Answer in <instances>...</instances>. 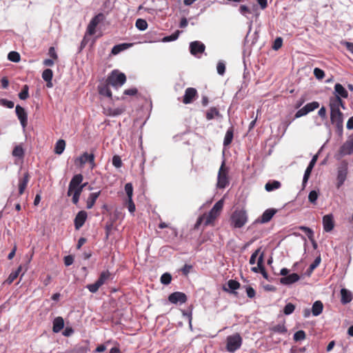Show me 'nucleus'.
Wrapping results in <instances>:
<instances>
[{
    "mask_svg": "<svg viewBox=\"0 0 353 353\" xmlns=\"http://www.w3.org/2000/svg\"><path fill=\"white\" fill-rule=\"evenodd\" d=\"M112 165L117 168H119L122 166V161L121 157L119 155H114L112 158Z\"/></svg>",
    "mask_w": 353,
    "mask_h": 353,
    "instance_id": "54",
    "label": "nucleus"
},
{
    "mask_svg": "<svg viewBox=\"0 0 353 353\" xmlns=\"http://www.w3.org/2000/svg\"><path fill=\"white\" fill-rule=\"evenodd\" d=\"M329 106L330 108V112L340 110L341 107L343 109L345 108V102L339 96H333L330 98Z\"/></svg>",
    "mask_w": 353,
    "mask_h": 353,
    "instance_id": "14",
    "label": "nucleus"
},
{
    "mask_svg": "<svg viewBox=\"0 0 353 353\" xmlns=\"http://www.w3.org/2000/svg\"><path fill=\"white\" fill-rule=\"evenodd\" d=\"M348 163L346 161H342L338 167L337 172V188H339L345 182L347 174Z\"/></svg>",
    "mask_w": 353,
    "mask_h": 353,
    "instance_id": "7",
    "label": "nucleus"
},
{
    "mask_svg": "<svg viewBox=\"0 0 353 353\" xmlns=\"http://www.w3.org/2000/svg\"><path fill=\"white\" fill-rule=\"evenodd\" d=\"M138 90L135 88L126 89L124 90L123 94L129 96H134L137 94Z\"/></svg>",
    "mask_w": 353,
    "mask_h": 353,
    "instance_id": "62",
    "label": "nucleus"
},
{
    "mask_svg": "<svg viewBox=\"0 0 353 353\" xmlns=\"http://www.w3.org/2000/svg\"><path fill=\"white\" fill-rule=\"evenodd\" d=\"M229 184L228 168L225 167V161H223L218 172L217 188H225Z\"/></svg>",
    "mask_w": 353,
    "mask_h": 353,
    "instance_id": "5",
    "label": "nucleus"
},
{
    "mask_svg": "<svg viewBox=\"0 0 353 353\" xmlns=\"http://www.w3.org/2000/svg\"><path fill=\"white\" fill-rule=\"evenodd\" d=\"M180 32H181L179 30H176L173 34H172L171 35L165 37L162 39V41L163 42H169V41H175L179 37V36L180 34Z\"/></svg>",
    "mask_w": 353,
    "mask_h": 353,
    "instance_id": "45",
    "label": "nucleus"
},
{
    "mask_svg": "<svg viewBox=\"0 0 353 353\" xmlns=\"http://www.w3.org/2000/svg\"><path fill=\"white\" fill-rule=\"evenodd\" d=\"M300 279V276L296 273H292L280 279V283L283 285H290L294 283Z\"/></svg>",
    "mask_w": 353,
    "mask_h": 353,
    "instance_id": "24",
    "label": "nucleus"
},
{
    "mask_svg": "<svg viewBox=\"0 0 353 353\" xmlns=\"http://www.w3.org/2000/svg\"><path fill=\"white\" fill-rule=\"evenodd\" d=\"M104 18V16L102 13H99L94 16L89 23L87 30H86V34L89 35H93L96 32V28L98 26V24L103 21Z\"/></svg>",
    "mask_w": 353,
    "mask_h": 353,
    "instance_id": "10",
    "label": "nucleus"
},
{
    "mask_svg": "<svg viewBox=\"0 0 353 353\" xmlns=\"http://www.w3.org/2000/svg\"><path fill=\"white\" fill-rule=\"evenodd\" d=\"M101 194V191L97 192H92L91 193L89 196L88 197L87 201H86V208L87 209H91L94 205L97 199L99 196Z\"/></svg>",
    "mask_w": 353,
    "mask_h": 353,
    "instance_id": "30",
    "label": "nucleus"
},
{
    "mask_svg": "<svg viewBox=\"0 0 353 353\" xmlns=\"http://www.w3.org/2000/svg\"><path fill=\"white\" fill-rule=\"evenodd\" d=\"M343 114L340 110L330 112V120L332 123L334 124L336 128H342L343 127Z\"/></svg>",
    "mask_w": 353,
    "mask_h": 353,
    "instance_id": "13",
    "label": "nucleus"
},
{
    "mask_svg": "<svg viewBox=\"0 0 353 353\" xmlns=\"http://www.w3.org/2000/svg\"><path fill=\"white\" fill-rule=\"evenodd\" d=\"M314 75L317 79L321 80L325 77V72L323 70L319 68H315L314 69Z\"/></svg>",
    "mask_w": 353,
    "mask_h": 353,
    "instance_id": "53",
    "label": "nucleus"
},
{
    "mask_svg": "<svg viewBox=\"0 0 353 353\" xmlns=\"http://www.w3.org/2000/svg\"><path fill=\"white\" fill-rule=\"evenodd\" d=\"M341 302L342 304L345 305L352 300V294L350 291L345 288L341 290Z\"/></svg>",
    "mask_w": 353,
    "mask_h": 353,
    "instance_id": "27",
    "label": "nucleus"
},
{
    "mask_svg": "<svg viewBox=\"0 0 353 353\" xmlns=\"http://www.w3.org/2000/svg\"><path fill=\"white\" fill-rule=\"evenodd\" d=\"M131 44L128 43H121L119 45L114 46L111 51V53L114 55H116L121 52V51L126 50L129 46H130Z\"/></svg>",
    "mask_w": 353,
    "mask_h": 353,
    "instance_id": "36",
    "label": "nucleus"
},
{
    "mask_svg": "<svg viewBox=\"0 0 353 353\" xmlns=\"http://www.w3.org/2000/svg\"><path fill=\"white\" fill-rule=\"evenodd\" d=\"M64 327V320L61 316L56 317L53 321L52 331L59 332Z\"/></svg>",
    "mask_w": 353,
    "mask_h": 353,
    "instance_id": "28",
    "label": "nucleus"
},
{
    "mask_svg": "<svg viewBox=\"0 0 353 353\" xmlns=\"http://www.w3.org/2000/svg\"><path fill=\"white\" fill-rule=\"evenodd\" d=\"M135 26L140 30H145L148 28V23L145 19H138L136 21Z\"/></svg>",
    "mask_w": 353,
    "mask_h": 353,
    "instance_id": "42",
    "label": "nucleus"
},
{
    "mask_svg": "<svg viewBox=\"0 0 353 353\" xmlns=\"http://www.w3.org/2000/svg\"><path fill=\"white\" fill-rule=\"evenodd\" d=\"M12 156L23 159L24 157V150L21 145H16L12 152Z\"/></svg>",
    "mask_w": 353,
    "mask_h": 353,
    "instance_id": "34",
    "label": "nucleus"
},
{
    "mask_svg": "<svg viewBox=\"0 0 353 353\" xmlns=\"http://www.w3.org/2000/svg\"><path fill=\"white\" fill-rule=\"evenodd\" d=\"M246 293L249 298H254L256 294L255 290L250 286L246 288Z\"/></svg>",
    "mask_w": 353,
    "mask_h": 353,
    "instance_id": "64",
    "label": "nucleus"
},
{
    "mask_svg": "<svg viewBox=\"0 0 353 353\" xmlns=\"http://www.w3.org/2000/svg\"><path fill=\"white\" fill-rule=\"evenodd\" d=\"M160 281L162 284L168 285L171 283L172 276L170 273L165 272L161 275Z\"/></svg>",
    "mask_w": 353,
    "mask_h": 353,
    "instance_id": "43",
    "label": "nucleus"
},
{
    "mask_svg": "<svg viewBox=\"0 0 353 353\" xmlns=\"http://www.w3.org/2000/svg\"><path fill=\"white\" fill-rule=\"evenodd\" d=\"M8 58L10 61L17 63L20 61V54L17 52L12 51L8 54Z\"/></svg>",
    "mask_w": 353,
    "mask_h": 353,
    "instance_id": "47",
    "label": "nucleus"
},
{
    "mask_svg": "<svg viewBox=\"0 0 353 353\" xmlns=\"http://www.w3.org/2000/svg\"><path fill=\"white\" fill-rule=\"evenodd\" d=\"M53 77V72L51 69H46L42 73V78L45 81H49L52 80Z\"/></svg>",
    "mask_w": 353,
    "mask_h": 353,
    "instance_id": "44",
    "label": "nucleus"
},
{
    "mask_svg": "<svg viewBox=\"0 0 353 353\" xmlns=\"http://www.w3.org/2000/svg\"><path fill=\"white\" fill-rule=\"evenodd\" d=\"M319 107V103L317 101H313L309 103H307L304 107L299 109L295 114V119L301 117L307 114L309 112L314 110L315 109Z\"/></svg>",
    "mask_w": 353,
    "mask_h": 353,
    "instance_id": "9",
    "label": "nucleus"
},
{
    "mask_svg": "<svg viewBox=\"0 0 353 353\" xmlns=\"http://www.w3.org/2000/svg\"><path fill=\"white\" fill-rule=\"evenodd\" d=\"M306 338L305 332L303 330H299L294 334V340L295 341H303Z\"/></svg>",
    "mask_w": 353,
    "mask_h": 353,
    "instance_id": "46",
    "label": "nucleus"
},
{
    "mask_svg": "<svg viewBox=\"0 0 353 353\" xmlns=\"http://www.w3.org/2000/svg\"><path fill=\"white\" fill-rule=\"evenodd\" d=\"M106 81L112 87H121L125 83L126 76L124 73L114 70L108 75Z\"/></svg>",
    "mask_w": 353,
    "mask_h": 353,
    "instance_id": "4",
    "label": "nucleus"
},
{
    "mask_svg": "<svg viewBox=\"0 0 353 353\" xmlns=\"http://www.w3.org/2000/svg\"><path fill=\"white\" fill-rule=\"evenodd\" d=\"M30 176L28 172L23 174V177L19 179V194L22 195L24 193L26 188H27L28 183L30 181Z\"/></svg>",
    "mask_w": 353,
    "mask_h": 353,
    "instance_id": "22",
    "label": "nucleus"
},
{
    "mask_svg": "<svg viewBox=\"0 0 353 353\" xmlns=\"http://www.w3.org/2000/svg\"><path fill=\"white\" fill-rule=\"evenodd\" d=\"M65 148V141L63 139L59 140L55 145L54 152L57 154L63 153Z\"/></svg>",
    "mask_w": 353,
    "mask_h": 353,
    "instance_id": "37",
    "label": "nucleus"
},
{
    "mask_svg": "<svg viewBox=\"0 0 353 353\" xmlns=\"http://www.w3.org/2000/svg\"><path fill=\"white\" fill-rule=\"evenodd\" d=\"M261 252V248L256 250L251 255L249 263L251 265H254L256 263V259Z\"/></svg>",
    "mask_w": 353,
    "mask_h": 353,
    "instance_id": "58",
    "label": "nucleus"
},
{
    "mask_svg": "<svg viewBox=\"0 0 353 353\" xmlns=\"http://www.w3.org/2000/svg\"><path fill=\"white\" fill-rule=\"evenodd\" d=\"M277 210L274 208H269L264 211L261 216L259 219L258 221L261 223H265L269 222L274 215L276 213Z\"/></svg>",
    "mask_w": 353,
    "mask_h": 353,
    "instance_id": "23",
    "label": "nucleus"
},
{
    "mask_svg": "<svg viewBox=\"0 0 353 353\" xmlns=\"http://www.w3.org/2000/svg\"><path fill=\"white\" fill-rule=\"evenodd\" d=\"M248 216L245 210L236 209L230 216V225L234 228H241L248 222Z\"/></svg>",
    "mask_w": 353,
    "mask_h": 353,
    "instance_id": "2",
    "label": "nucleus"
},
{
    "mask_svg": "<svg viewBox=\"0 0 353 353\" xmlns=\"http://www.w3.org/2000/svg\"><path fill=\"white\" fill-rule=\"evenodd\" d=\"M272 330L280 334H285L287 332V329L283 324H278L272 328Z\"/></svg>",
    "mask_w": 353,
    "mask_h": 353,
    "instance_id": "48",
    "label": "nucleus"
},
{
    "mask_svg": "<svg viewBox=\"0 0 353 353\" xmlns=\"http://www.w3.org/2000/svg\"><path fill=\"white\" fill-rule=\"evenodd\" d=\"M283 44V39L281 37H277L273 43L272 48L275 50L280 49Z\"/></svg>",
    "mask_w": 353,
    "mask_h": 353,
    "instance_id": "57",
    "label": "nucleus"
},
{
    "mask_svg": "<svg viewBox=\"0 0 353 353\" xmlns=\"http://www.w3.org/2000/svg\"><path fill=\"white\" fill-rule=\"evenodd\" d=\"M239 12L241 14H243L245 17H247L248 14H250L252 13L250 8L245 5L240 6Z\"/></svg>",
    "mask_w": 353,
    "mask_h": 353,
    "instance_id": "56",
    "label": "nucleus"
},
{
    "mask_svg": "<svg viewBox=\"0 0 353 353\" xmlns=\"http://www.w3.org/2000/svg\"><path fill=\"white\" fill-rule=\"evenodd\" d=\"M295 310V305L291 303H289L285 305L283 309V313L285 315H289L292 314Z\"/></svg>",
    "mask_w": 353,
    "mask_h": 353,
    "instance_id": "50",
    "label": "nucleus"
},
{
    "mask_svg": "<svg viewBox=\"0 0 353 353\" xmlns=\"http://www.w3.org/2000/svg\"><path fill=\"white\" fill-rule=\"evenodd\" d=\"M216 70H217V72L219 74L223 75L224 73H225V63L223 62H222V61H219L217 63Z\"/></svg>",
    "mask_w": 353,
    "mask_h": 353,
    "instance_id": "59",
    "label": "nucleus"
},
{
    "mask_svg": "<svg viewBox=\"0 0 353 353\" xmlns=\"http://www.w3.org/2000/svg\"><path fill=\"white\" fill-rule=\"evenodd\" d=\"M205 117L207 120L210 121L215 118L222 117V115L217 108L211 107L207 110Z\"/></svg>",
    "mask_w": 353,
    "mask_h": 353,
    "instance_id": "26",
    "label": "nucleus"
},
{
    "mask_svg": "<svg viewBox=\"0 0 353 353\" xmlns=\"http://www.w3.org/2000/svg\"><path fill=\"white\" fill-rule=\"evenodd\" d=\"M321 261V256H317L314 261L311 263L309 268L307 269V273L310 275L320 264Z\"/></svg>",
    "mask_w": 353,
    "mask_h": 353,
    "instance_id": "40",
    "label": "nucleus"
},
{
    "mask_svg": "<svg viewBox=\"0 0 353 353\" xmlns=\"http://www.w3.org/2000/svg\"><path fill=\"white\" fill-rule=\"evenodd\" d=\"M228 285L229 288L232 290H236L239 289L241 286L239 282L233 279H230L228 281Z\"/></svg>",
    "mask_w": 353,
    "mask_h": 353,
    "instance_id": "51",
    "label": "nucleus"
},
{
    "mask_svg": "<svg viewBox=\"0 0 353 353\" xmlns=\"http://www.w3.org/2000/svg\"><path fill=\"white\" fill-rule=\"evenodd\" d=\"M242 337L239 333L230 335L226 339V349L230 352H234L237 350L242 344Z\"/></svg>",
    "mask_w": 353,
    "mask_h": 353,
    "instance_id": "6",
    "label": "nucleus"
},
{
    "mask_svg": "<svg viewBox=\"0 0 353 353\" xmlns=\"http://www.w3.org/2000/svg\"><path fill=\"white\" fill-rule=\"evenodd\" d=\"M205 49V45L199 41H192L190 44V51L192 55L203 53Z\"/></svg>",
    "mask_w": 353,
    "mask_h": 353,
    "instance_id": "20",
    "label": "nucleus"
},
{
    "mask_svg": "<svg viewBox=\"0 0 353 353\" xmlns=\"http://www.w3.org/2000/svg\"><path fill=\"white\" fill-rule=\"evenodd\" d=\"M124 112V109L123 108H115L112 110H110V115H112V116H118V115H120L123 112Z\"/></svg>",
    "mask_w": 353,
    "mask_h": 353,
    "instance_id": "63",
    "label": "nucleus"
},
{
    "mask_svg": "<svg viewBox=\"0 0 353 353\" xmlns=\"http://www.w3.org/2000/svg\"><path fill=\"white\" fill-rule=\"evenodd\" d=\"M87 212L84 210L79 211L76 215L74 221L76 230H79L85 223L87 219Z\"/></svg>",
    "mask_w": 353,
    "mask_h": 353,
    "instance_id": "19",
    "label": "nucleus"
},
{
    "mask_svg": "<svg viewBox=\"0 0 353 353\" xmlns=\"http://www.w3.org/2000/svg\"><path fill=\"white\" fill-rule=\"evenodd\" d=\"M233 135H234V128H233V127H230V128L228 129V130L225 133V137H224V140H223V145L224 146H228L232 143V139H233Z\"/></svg>",
    "mask_w": 353,
    "mask_h": 353,
    "instance_id": "32",
    "label": "nucleus"
},
{
    "mask_svg": "<svg viewBox=\"0 0 353 353\" xmlns=\"http://www.w3.org/2000/svg\"><path fill=\"white\" fill-rule=\"evenodd\" d=\"M323 230L326 232H329L334 229V221L332 214H326L323 217Z\"/></svg>",
    "mask_w": 353,
    "mask_h": 353,
    "instance_id": "18",
    "label": "nucleus"
},
{
    "mask_svg": "<svg viewBox=\"0 0 353 353\" xmlns=\"http://www.w3.org/2000/svg\"><path fill=\"white\" fill-rule=\"evenodd\" d=\"M94 159L95 157L92 152L89 154L85 152L75 160V163L77 164V163H79L80 166H83L86 163H89L90 169L93 170L97 166Z\"/></svg>",
    "mask_w": 353,
    "mask_h": 353,
    "instance_id": "8",
    "label": "nucleus"
},
{
    "mask_svg": "<svg viewBox=\"0 0 353 353\" xmlns=\"http://www.w3.org/2000/svg\"><path fill=\"white\" fill-rule=\"evenodd\" d=\"M168 301L174 304L185 303L187 301V296L183 292H175L169 295Z\"/></svg>",
    "mask_w": 353,
    "mask_h": 353,
    "instance_id": "16",
    "label": "nucleus"
},
{
    "mask_svg": "<svg viewBox=\"0 0 353 353\" xmlns=\"http://www.w3.org/2000/svg\"><path fill=\"white\" fill-rule=\"evenodd\" d=\"M125 191L127 194V199L132 198L133 187H132V183H128L125 185Z\"/></svg>",
    "mask_w": 353,
    "mask_h": 353,
    "instance_id": "52",
    "label": "nucleus"
},
{
    "mask_svg": "<svg viewBox=\"0 0 353 353\" xmlns=\"http://www.w3.org/2000/svg\"><path fill=\"white\" fill-rule=\"evenodd\" d=\"M334 96H339L341 99H347L348 97V92L345 88L340 83H336L334 85Z\"/></svg>",
    "mask_w": 353,
    "mask_h": 353,
    "instance_id": "29",
    "label": "nucleus"
},
{
    "mask_svg": "<svg viewBox=\"0 0 353 353\" xmlns=\"http://www.w3.org/2000/svg\"><path fill=\"white\" fill-rule=\"evenodd\" d=\"M323 305L321 301H316L313 303L312 312L314 316H319L322 313Z\"/></svg>",
    "mask_w": 353,
    "mask_h": 353,
    "instance_id": "31",
    "label": "nucleus"
},
{
    "mask_svg": "<svg viewBox=\"0 0 353 353\" xmlns=\"http://www.w3.org/2000/svg\"><path fill=\"white\" fill-rule=\"evenodd\" d=\"M263 261H264V253L262 252L259 258H258V260H257V266L256 267H252L251 268V270L254 272V273H259V270L261 268H265L264 267V265H263Z\"/></svg>",
    "mask_w": 353,
    "mask_h": 353,
    "instance_id": "33",
    "label": "nucleus"
},
{
    "mask_svg": "<svg viewBox=\"0 0 353 353\" xmlns=\"http://www.w3.org/2000/svg\"><path fill=\"white\" fill-rule=\"evenodd\" d=\"M339 152L341 155H348L353 152V135L348 137L347 141L340 148Z\"/></svg>",
    "mask_w": 353,
    "mask_h": 353,
    "instance_id": "17",
    "label": "nucleus"
},
{
    "mask_svg": "<svg viewBox=\"0 0 353 353\" xmlns=\"http://www.w3.org/2000/svg\"><path fill=\"white\" fill-rule=\"evenodd\" d=\"M299 230L304 232L310 239H312L314 236L313 231L306 226H300Z\"/></svg>",
    "mask_w": 353,
    "mask_h": 353,
    "instance_id": "55",
    "label": "nucleus"
},
{
    "mask_svg": "<svg viewBox=\"0 0 353 353\" xmlns=\"http://www.w3.org/2000/svg\"><path fill=\"white\" fill-rule=\"evenodd\" d=\"M16 114L23 128H26L28 125V114L25 109L19 105H17L15 108Z\"/></svg>",
    "mask_w": 353,
    "mask_h": 353,
    "instance_id": "15",
    "label": "nucleus"
},
{
    "mask_svg": "<svg viewBox=\"0 0 353 353\" xmlns=\"http://www.w3.org/2000/svg\"><path fill=\"white\" fill-rule=\"evenodd\" d=\"M29 97V86L24 85L21 91L19 93V98L21 100H26Z\"/></svg>",
    "mask_w": 353,
    "mask_h": 353,
    "instance_id": "39",
    "label": "nucleus"
},
{
    "mask_svg": "<svg viewBox=\"0 0 353 353\" xmlns=\"http://www.w3.org/2000/svg\"><path fill=\"white\" fill-rule=\"evenodd\" d=\"M112 279L113 276L109 270L102 271L98 279L94 283L88 284L86 288L90 292L96 293L103 285L107 283L108 281Z\"/></svg>",
    "mask_w": 353,
    "mask_h": 353,
    "instance_id": "3",
    "label": "nucleus"
},
{
    "mask_svg": "<svg viewBox=\"0 0 353 353\" xmlns=\"http://www.w3.org/2000/svg\"><path fill=\"white\" fill-rule=\"evenodd\" d=\"M281 183L278 181H272L268 182L265 185V189L268 192L273 191L281 187Z\"/></svg>",
    "mask_w": 353,
    "mask_h": 353,
    "instance_id": "35",
    "label": "nucleus"
},
{
    "mask_svg": "<svg viewBox=\"0 0 353 353\" xmlns=\"http://www.w3.org/2000/svg\"><path fill=\"white\" fill-rule=\"evenodd\" d=\"M319 197V193L316 190H312L308 195V200L312 204H315Z\"/></svg>",
    "mask_w": 353,
    "mask_h": 353,
    "instance_id": "49",
    "label": "nucleus"
},
{
    "mask_svg": "<svg viewBox=\"0 0 353 353\" xmlns=\"http://www.w3.org/2000/svg\"><path fill=\"white\" fill-rule=\"evenodd\" d=\"M83 179V176L81 174H75L71 179L69 186H68V190L67 192V195L68 196H72V194L75 192V190H77V186L80 185Z\"/></svg>",
    "mask_w": 353,
    "mask_h": 353,
    "instance_id": "11",
    "label": "nucleus"
},
{
    "mask_svg": "<svg viewBox=\"0 0 353 353\" xmlns=\"http://www.w3.org/2000/svg\"><path fill=\"white\" fill-rule=\"evenodd\" d=\"M110 84L108 83V82L105 81V83L100 84L98 86V91L99 94L102 96L107 97L110 99H112V92L109 88Z\"/></svg>",
    "mask_w": 353,
    "mask_h": 353,
    "instance_id": "25",
    "label": "nucleus"
},
{
    "mask_svg": "<svg viewBox=\"0 0 353 353\" xmlns=\"http://www.w3.org/2000/svg\"><path fill=\"white\" fill-rule=\"evenodd\" d=\"M192 269V265L185 264L181 268V271L183 275L188 276V274L190 272Z\"/></svg>",
    "mask_w": 353,
    "mask_h": 353,
    "instance_id": "61",
    "label": "nucleus"
},
{
    "mask_svg": "<svg viewBox=\"0 0 353 353\" xmlns=\"http://www.w3.org/2000/svg\"><path fill=\"white\" fill-rule=\"evenodd\" d=\"M125 206L128 209L129 212L133 214L135 212V204L132 201V198L126 199L124 203Z\"/></svg>",
    "mask_w": 353,
    "mask_h": 353,
    "instance_id": "41",
    "label": "nucleus"
},
{
    "mask_svg": "<svg viewBox=\"0 0 353 353\" xmlns=\"http://www.w3.org/2000/svg\"><path fill=\"white\" fill-rule=\"evenodd\" d=\"M198 97V92L194 88H188L185 90V94L183 97L182 102L184 104L192 103Z\"/></svg>",
    "mask_w": 353,
    "mask_h": 353,
    "instance_id": "12",
    "label": "nucleus"
},
{
    "mask_svg": "<svg viewBox=\"0 0 353 353\" xmlns=\"http://www.w3.org/2000/svg\"><path fill=\"white\" fill-rule=\"evenodd\" d=\"M317 159H318V156L317 155H314L312 157V160L310 161L308 166L307 167V168H306V170L305 171L303 179V187L305 186V184L307 183V181H308V179L310 178V176L311 174L312 170L314 166L316 164Z\"/></svg>",
    "mask_w": 353,
    "mask_h": 353,
    "instance_id": "21",
    "label": "nucleus"
},
{
    "mask_svg": "<svg viewBox=\"0 0 353 353\" xmlns=\"http://www.w3.org/2000/svg\"><path fill=\"white\" fill-rule=\"evenodd\" d=\"M223 199H221L214 205L208 213L203 214L205 219L204 225L205 226L214 225L215 221L220 216L223 210Z\"/></svg>",
    "mask_w": 353,
    "mask_h": 353,
    "instance_id": "1",
    "label": "nucleus"
},
{
    "mask_svg": "<svg viewBox=\"0 0 353 353\" xmlns=\"http://www.w3.org/2000/svg\"><path fill=\"white\" fill-rule=\"evenodd\" d=\"M0 104L6 106L8 108H12L14 105V103L12 101L7 100L6 99H2L0 100Z\"/></svg>",
    "mask_w": 353,
    "mask_h": 353,
    "instance_id": "60",
    "label": "nucleus"
},
{
    "mask_svg": "<svg viewBox=\"0 0 353 353\" xmlns=\"http://www.w3.org/2000/svg\"><path fill=\"white\" fill-rule=\"evenodd\" d=\"M21 266H19L15 271L12 272L8 278L6 279V282L8 284H11L18 276L19 273L21 271Z\"/></svg>",
    "mask_w": 353,
    "mask_h": 353,
    "instance_id": "38",
    "label": "nucleus"
}]
</instances>
